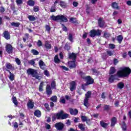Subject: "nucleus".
Instances as JSON below:
<instances>
[{"instance_id":"1","label":"nucleus","mask_w":131,"mask_h":131,"mask_svg":"<svg viewBox=\"0 0 131 131\" xmlns=\"http://www.w3.org/2000/svg\"><path fill=\"white\" fill-rule=\"evenodd\" d=\"M131 73V69L129 68H122L117 72V75L119 77H127Z\"/></svg>"},{"instance_id":"2","label":"nucleus","mask_w":131,"mask_h":131,"mask_svg":"<svg viewBox=\"0 0 131 131\" xmlns=\"http://www.w3.org/2000/svg\"><path fill=\"white\" fill-rule=\"evenodd\" d=\"M28 75H32V77H35L36 79H40V77L38 75L37 71L33 69H29L27 70Z\"/></svg>"},{"instance_id":"3","label":"nucleus","mask_w":131,"mask_h":131,"mask_svg":"<svg viewBox=\"0 0 131 131\" xmlns=\"http://www.w3.org/2000/svg\"><path fill=\"white\" fill-rule=\"evenodd\" d=\"M56 116L57 119H66V118H68L69 115L68 114H64V112L61 111L56 114Z\"/></svg>"},{"instance_id":"4","label":"nucleus","mask_w":131,"mask_h":131,"mask_svg":"<svg viewBox=\"0 0 131 131\" xmlns=\"http://www.w3.org/2000/svg\"><path fill=\"white\" fill-rule=\"evenodd\" d=\"M102 33L101 30H92L90 31V36L95 37V36H100Z\"/></svg>"},{"instance_id":"5","label":"nucleus","mask_w":131,"mask_h":131,"mask_svg":"<svg viewBox=\"0 0 131 131\" xmlns=\"http://www.w3.org/2000/svg\"><path fill=\"white\" fill-rule=\"evenodd\" d=\"M55 127L57 130H62L64 128V124L61 122L55 124Z\"/></svg>"},{"instance_id":"6","label":"nucleus","mask_w":131,"mask_h":131,"mask_svg":"<svg viewBox=\"0 0 131 131\" xmlns=\"http://www.w3.org/2000/svg\"><path fill=\"white\" fill-rule=\"evenodd\" d=\"M85 79L86 80V85L94 83V80L90 76L85 77Z\"/></svg>"},{"instance_id":"7","label":"nucleus","mask_w":131,"mask_h":131,"mask_svg":"<svg viewBox=\"0 0 131 131\" xmlns=\"http://www.w3.org/2000/svg\"><path fill=\"white\" fill-rule=\"evenodd\" d=\"M27 107L28 109H33V107H34V102L32 101V100L29 99L27 103Z\"/></svg>"},{"instance_id":"8","label":"nucleus","mask_w":131,"mask_h":131,"mask_svg":"<svg viewBox=\"0 0 131 131\" xmlns=\"http://www.w3.org/2000/svg\"><path fill=\"white\" fill-rule=\"evenodd\" d=\"M6 51L8 54H12L13 53V47L10 44H8L6 47Z\"/></svg>"},{"instance_id":"9","label":"nucleus","mask_w":131,"mask_h":131,"mask_svg":"<svg viewBox=\"0 0 131 131\" xmlns=\"http://www.w3.org/2000/svg\"><path fill=\"white\" fill-rule=\"evenodd\" d=\"M53 93L52 91V88H51V86L49 84L47 85L46 86V93L49 96H51Z\"/></svg>"},{"instance_id":"10","label":"nucleus","mask_w":131,"mask_h":131,"mask_svg":"<svg viewBox=\"0 0 131 131\" xmlns=\"http://www.w3.org/2000/svg\"><path fill=\"white\" fill-rule=\"evenodd\" d=\"M70 91L71 92H73V91H75V89H76V83L75 81H73L70 83Z\"/></svg>"},{"instance_id":"11","label":"nucleus","mask_w":131,"mask_h":131,"mask_svg":"<svg viewBox=\"0 0 131 131\" xmlns=\"http://www.w3.org/2000/svg\"><path fill=\"white\" fill-rule=\"evenodd\" d=\"M117 79V76L116 75H112L108 78L109 82H113L115 80Z\"/></svg>"},{"instance_id":"12","label":"nucleus","mask_w":131,"mask_h":131,"mask_svg":"<svg viewBox=\"0 0 131 131\" xmlns=\"http://www.w3.org/2000/svg\"><path fill=\"white\" fill-rule=\"evenodd\" d=\"M59 2H60V0H56L54 2V6H52L51 10H50V12H51V13L56 12V6H57V4H58V3H59Z\"/></svg>"},{"instance_id":"13","label":"nucleus","mask_w":131,"mask_h":131,"mask_svg":"<svg viewBox=\"0 0 131 131\" xmlns=\"http://www.w3.org/2000/svg\"><path fill=\"white\" fill-rule=\"evenodd\" d=\"M98 25L100 27H105V21L102 18H100L98 19Z\"/></svg>"},{"instance_id":"14","label":"nucleus","mask_w":131,"mask_h":131,"mask_svg":"<svg viewBox=\"0 0 131 131\" xmlns=\"http://www.w3.org/2000/svg\"><path fill=\"white\" fill-rule=\"evenodd\" d=\"M81 118L82 121H83V122H86V123L88 124H89V123H90V122H91V119H89V118H88L86 116H82L81 117Z\"/></svg>"},{"instance_id":"15","label":"nucleus","mask_w":131,"mask_h":131,"mask_svg":"<svg viewBox=\"0 0 131 131\" xmlns=\"http://www.w3.org/2000/svg\"><path fill=\"white\" fill-rule=\"evenodd\" d=\"M59 21L60 22H67L68 19H67V17L64 15H59Z\"/></svg>"},{"instance_id":"16","label":"nucleus","mask_w":131,"mask_h":131,"mask_svg":"<svg viewBox=\"0 0 131 131\" xmlns=\"http://www.w3.org/2000/svg\"><path fill=\"white\" fill-rule=\"evenodd\" d=\"M39 66L41 69L42 70H45V69L46 68V63H45L42 60H40L39 61Z\"/></svg>"},{"instance_id":"17","label":"nucleus","mask_w":131,"mask_h":131,"mask_svg":"<svg viewBox=\"0 0 131 131\" xmlns=\"http://www.w3.org/2000/svg\"><path fill=\"white\" fill-rule=\"evenodd\" d=\"M45 48L46 49V50L48 51V50H51L52 48V45L51 43H49L48 41H45Z\"/></svg>"},{"instance_id":"18","label":"nucleus","mask_w":131,"mask_h":131,"mask_svg":"<svg viewBox=\"0 0 131 131\" xmlns=\"http://www.w3.org/2000/svg\"><path fill=\"white\" fill-rule=\"evenodd\" d=\"M69 67L70 68H75L76 65L75 64V61H69L68 63Z\"/></svg>"},{"instance_id":"19","label":"nucleus","mask_w":131,"mask_h":131,"mask_svg":"<svg viewBox=\"0 0 131 131\" xmlns=\"http://www.w3.org/2000/svg\"><path fill=\"white\" fill-rule=\"evenodd\" d=\"M7 71H8V72L10 74L9 77L10 80H11V81H13V80H14V79H15V75H14V74L12 73L11 72V71H10L9 70H7Z\"/></svg>"},{"instance_id":"20","label":"nucleus","mask_w":131,"mask_h":131,"mask_svg":"<svg viewBox=\"0 0 131 131\" xmlns=\"http://www.w3.org/2000/svg\"><path fill=\"white\" fill-rule=\"evenodd\" d=\"M117 122V119L116 117H113L111 119V126H114Z\"/></svg>"},{"instance_id":"21","label":"nucleus","mask_w":131,"mask_h":131,"mask_svg":"<svg viewBox=\"0 0 131 131\" xmlns=\"http://www.w3.org/2000/svg\"><path fill=\"white\" fill-rule=\"evenodd\" d=\"M120 124L121 125V127L122 130L126 131L127 127H126V124H125V122L123 121Z\"/></svg>"},{"instance_id":"22","label":"nucleus","mask_w":131,"mask_h":131,"mask_svg":"<svg viewBox=\"0 0 131 131\" xmlns=\"http://www.w3.org/2000/svg\"><path fill=\"white\" fill-rule=\"evenodd\" d=\"M70 113L72 115H76L78 113V111H77V110L75 109H70Z\"/></svg>"},{"instance_id":"23","label":"nucleus","mask_w":131,"mask_h":131,"mask_svg":"<svg viewBox=\"0 0 131 131\" xmlns=\"http://www.w3.org/2000/svg\"><path fill=\"white\" fill-rule=\"evenodd\" d=\"M6 67L7 69H9L10 70H14V67H13V66H12V64L9 62H7L6 63Z\"/></svg>"},{"instance_id":"24","label":"nucleus","mask_w":131,"mask_h":131,"mask_svg":"<svg viewBox=\"0 0 131 131\" xmlns=\"http://www.w3.org/2000/svg\"><path fill=\"white\" fill-rule=\"evenodd\" d=\"M4 35L6 39H10V37L11 36L10 35V33H9V32H8V31H5L4 32Z\"/></svg>"},{"instance_id":"25","label":"nucleus","mask_w":131,"mask_h":131,"mask_svg":"<svg viewBox=\"0 0 131 131\" xmlns=\"http://www.w3.org/2000/svg\"><path fill=\"white\" fill-rule=\"evenodd\" d=\"M69 58H70V59H72V60H73V61H75V59H76V54L74 53L70 54Z\"/></svg>"},{"instance_id":"26","label":"nucleus","mask_w":131,"mask_h":131,"mask_svg":"<svg viewBox=\"0 0 131 131\" xmlns=\"http://www.w3.org/2000/svg\"><path fill=\"white\" fill-rule=\"evenodd\" d=\"M28 19H29V21H31V22L36 20V18L34 16V15H28Z\"/></svg>"},{"instance_id":"27","label":"nucleus","mask_w":131,"mask_h":131,"mask_svg":"<svg viewBox=\"0 0 131 131\" xmlns=\"http://www.w3.org/2000/svg\"><path fill=\"white\" fill-rule=\"evenodd\" d=\"M34 115L35 116H36V117H40L41 116V113L40 111H39V110H37L34 112Z\"/></svg>"},{"instance_id":"28","label":"nucleus","mask_w":131,"mask_h":131,"mask_svg":"<svg viewBox=\"0 0 131 131\" xmlns=\"http://www.w3.org/2000/svg\"><path fill=\"white\" fill-rule=\"evenodd\" d=\"M100 125L102 126V127H103V128H106L108 125H109V123H106L104 122V121H100Z\"/></svg>"},{"instance_id":"29","label":"nucleus","mask_w":131,"mask_h":131,"mask_svg":"<svg viewBox=\"0 0 131 131\" xmlns=\"http://www.w3.org/2000/svg\"><path fill=\"white\" fill-rule=\"evenodd\" d=\"M59 15L54 16L52 15L51 16V19L53 20V21H59Z\"/></svg>"},{"instance_id":"30","label":"nucleus","mask_w":131,"mask_h":131,"mask_svg":"<svg viewBox=\"0 0 131 131\" xmlns=\"http://www.w3.org/2000/svg\"><path fill=\"white\" fill-rule=\"evenodd\" d=\"M54 62L56 63V64H58V63H60V59H59L58 55H56L54 57Z\"/></svg>"},{"instance_id":"31","label":"nucleus","mask_w":131,"mask_h":131,"mask_svg":"<svg viewBox=\"0 0 131 131\" xmlns=\"http://www.w3.org/2000/svg\"><path fill=\"white\" fill-rule=\"evenodd\" d=\"M122 39H123V37L121 35H120L117 37V40H118L119 43H121Z\"/></svg>"},{"instance_id":"32","label":"nucleus","mask_w":131,"mask_h":131,"mask_svg":"<svg viewBox=\"0 0 131 131\" xmlns=\"http://www.w3.org/2000/svg\"><path fill=\"white\" fill-rule=\"evenodd\" d=\"M35 2L33 0H29L27 2V5L30 7H33L34 6Z\"/></svg>"},{"instance_id":"33","label":"nucleus","mask_w":131,"mask_h":131,"mask_svg":"<svg viewBox=\"0 0 131 131\" xmlns=\"http://www.w3.org/2000/svg\"><path fill=\"white\" fill-rule=\"evenodd\" d=\"M78 127L81 129V130L84 131L85 128V126L83 124H79Z\"/></svg>"},{"instance_id":"34","label":"nucleus","mask_w":131,"mask_h":131,"mask_svg":"<svg viewBox=\"0 0 131 131\" xmlns=\"http://www.w3.org/2000/svg\"><path fill=\"white\" fill-rule=\"evenodd\" d=\"M12 102L16 106H18V101H17V99L15 97L12 98Z\"/></svg>"},{"instance_id":"35","label":"nucleus","mask_w":131,"mask_h":131,"mask_svg":"<svg viewBox=\"0 0 131 131\" xmlns=\"http://www.w3.org/2000/svg\"><path fill=\"white\" fill-rule=\"evenodd\" d=\"M124 86V84L122 82H119L118 84V88L120 90H121V89H123Z\"/></svg>"},{"instance_id":"36","label":"nucleus","mask_w":131,"mask_h":131,"mask_svg":"<svg viewBox=\"0 0 131 131\" xmlns=\"http://www.w3.org/2000/svg\"><path fill=\"white\" fill-rule=\"evenodd\" d=\"M115 71H116V70H115V68H114V67L111 68L110 70V74H114L115 73Z\"/></svg>"},{"instance_id":"37","label":"nucleus","mask_w":131,"mask_h":131,"mask_svg":"<svg viewBox=\"0 0 131 131\" xmlns=\"http://www.w3.org/2000/svg\"><path fill=\"white\" fill-rule=\"evenodd\" d=\"M91 96H92V92L88 91L86 94H85V99H88L89 98L91 97Z\"/></svg>"},{"instance_id":"38","label":"nucleus","mask_w":131,"mask_h":131,"mask_svg":"<svg viewBox=\"0 0 131 131\" xmlns=\"http://www.w3.org/2000/svg\"><path fill=\"white\" fill-rule=\"evenodd\" d=\"M11 26H14V27H19L20 26V23H11Z\"/></svg>"},{"instance_id":"39","label":"nucleus","mask_w":131,"mask_h":131,"mask_svg":"<svg viewBox=\"0 0 131 131\" xmlns=\"http://www.w3.org/2000/svg\"><path fill=\"white\" fill-rule=\"evenodd\" d=\"M15 3L17 6H21L23 4V0H16Z\"/></svg>"},{"instance_id":"40","label":"nucleus","mask_w":131,"mask_h":131,"mask_svg":"<svg viewBox=\"0 0 131 131\" xmlns=\"http://www.w3.org/2000/svg\"><path fill=\"white\" fill-rule=\"evenodd\" d=\"M84 105L88 108L89 107V99L85 98L84 100Z\"/></svg>"},{"instance_id":"41","label":"nucleus","mask_w":131,"mask_h":131,"mask_svg":"<svg viewBox=\"0 0 131 131\" xmlns=\"http://www.w3.org/2000/svg\"><path fill=\"white\" fill-rule=\"evenodd\" d=\"M50 100H51V101H52V102H54V103H56V102H57V96H52V97L50 98Z\"/></svg>"},{"instance_id":"42","label":"nucleus","mask_w":131,"mask_h":131,"mask_svg":"<svg viewBox=\"0 0 131 131\" xmlns=\"http://www.w3.org/2000/svg\"><path fill=\"white\" fill-rule=\"evenodd\" d=\"M69 40H70V41H71V42H73V35H72V34L70 33L69 34Z\"/></svg>"},{"instance_id":"43","label":"nucleus","mask_w":131,"mask_h":131,"mask_svg":"<svg viewBox=\"0 0 131 131\" xmlns=\"http://www.w3.org/2000/svg\"><path fill=\"white\" fill-rule=\"evenodd\" d=\"M42 88H43V82H42L40 83V85L39 86V92H42V91H43V90L42 89Z\"/></svg>"},{"instance_id":"44","label":"nucleus","mask_w":131,"mask_h":131,"mask_svg":"<svg viewBox=\"0 0 131 131\" xmlns=\"http://www.w3.org/2000/svg\"><path fill=\"white\" fill-rule=\"evenodd\" d=\"M112 7H113L114 9H118V5L115 2L112 3Z\"/></svg>"},{"instance_id":"45","label":"nucleus","mask_w":131,"mask_h":131,"mask_svg":"<svg viewBox=\"0 0 131 131\" xmlns=\"http://www.w3.org/2000/svg\"><path fill=\"white\" fill-rule=\"evenodd\" d=\"M31 52L32 53H33V55H38V54H39L38 51H36V50H35V49H32V50L31 51Z\"/></svg>"},{"instance_id":"46","label":"nucleus","mask_w":131,"mask_h":131,"mask_svg":"<svg viewBox=\"0 0 131 131\" xmlns=\"http://www.w3.org/2000/svg\"><path fill=\"white\" fill-rule=\"evenodd\" d=\"M51 88L52 89H56V82L55 81L51 82Z\"/></svg>"},{"instance_id":"47","label":"nucleus","mask_w":131,"mask_h":131,"mask_svg":"<svg viewBox=\"0 0 131 131\" xmlns=\"http://www.w3.org/2000/svg\"><path fill=\"white\" fill-rule=\"evenodd\" d=\"M15 62L17 65H21V60L19 58H15Z\"/></svg>"},{"instance_id":"48","label":"nucleus","mask_w":131,"mask_h":131,"mask_svg":"<svg viewBox=\"0 0 131 131\" xmlns=\"http://www.w3.org/2000/svg\"><path fill=\"white\" fill-rule=\"evenodd\" d=\"M45 28L47 30V31H48V32H49V33H50V31H51V27H50V26L49 25H46L45 27Z\"/></svg>"},{"instance_id":"49","label":"nucleus","mask_w":131,"mask_h":131,"mask_svg":"<svg viewBox=\"0 0 131 131\" xmlns=\"http://www.w3.org/2000/svg\"><path fill=\"white\" fill-rule=\"evenodd\" d=\"M33 11L34 12H38V11H39V8L38 7V6L34 7Z\"/></svg>"},{"instance_id":"50","label":"nucleus","mask_w":131,"mask_h":131,"mask_svg":"<svg viewBox=\"0 0 131 131\" xmlns=\"http://www.w3.org/2000/svg\"><path fill=\"white\" fill-rule=\"evenodd\" d=\"M110 105H105L104 106V110H106V111H108V110H110Z\"/></svg>"},{"instance_id":"51","label":"nucleus","mask_w":131,"mask_h":131,"mask_svg":"<svg viewBox=\"0 0 131 131\" xmlns=\"http://www.w3.org/2000/svg\"><path fill=\"white\" fill-rule=\"evenodd\" d=\"M60 6L62 7V8H64L65 6H66V3L63 1H60Z\"/></svg>"},{"instance_id":"52","label":"nucleus","mask_w":131,"mask_h":131,"mask_svg":"<svg viewBox=\"0 0 131 131\" xmlns=\"http://www.w3.org/2000/svg\"><path fill=\"white\" fill-rule=\"evenodd\" d=\"M37 46L38 47H41L42 46V42L40 40H38L37 42Z\"/></svg>"},{"instance_id":"53","label":"nucleus","mask_w":131,"mask_h":131,"mask_svg":"<svg viewBox=\"0 0 131 131\" xmlns=\"http://www.w3.org/2000/svg\"><path fill=\"white\" fill-rule=\"evenodd\" d=\"M29 63L31 65H32L33 66H34V64H35V62L34 61V60H32L29 61Z\"/></svg>"},{"instance_id":"54","label":"nucleus","mask_w":131,"mask_h":131,"mask_svg":"<svg viewBox=\"0 0 131 131\" xmlns=\"http://www.w3.org/2000/svg\"><path fill=\"white\" fill-rule=\"evenodd\" d=\"M104 36L105 37V38H107L110 36V34L107 33V32H104Z\"/></svg>"},{"instance_id":"55","label":"nucleus","mask_w":131,"mask_h":131,"mask_svg":"<svg viewBox=\"0 0 131 131\" xmlns=\"http://www.w3.org/2000/svg\"><path fill=\"white\" fill-rule=\"evenodd\" d=\"M44 74L46 76H50V73L48 72V70H46L44 71Z\"/></svg>"},{"instance_id":"56","label":"nucleus","mask_w":131,"mask_h":131,"mask_svg":"<svg viewBox=\"0 0 131 131\" xmlns=\"http://www.w3.org/2000/svg\"><path fill=\"white\" fill-rule=\"evenodd\" d=\"M64 49L67 50V51H69V50H70V46H69L68 44H66Z\"/></svg>"},{"instance_id":"57","label":"nucleus","mask_w":131,"mask_h":131,"mask_svg":"<svg viewBox=\"0 0 131 131\" xmlns=\"http://www.w3.org/2000/svg\"><path fill=\"white\" fill-rule=\"evenodd\" d=\"M109 48L110 49H112V50H113V49L115 48V45H114V44H110Z\"/></svg>"},{"instance_id":"58","label":"nucleus","mask_w":131,"mask_h":131,"mask_svg":"<svg viewBox=\"0 0 131 131\" xmlns=\"http://www.w3.org/2000/svg\"><path fill=\"white\" fill-rule=\"evenodd\" d=\"M107 55H108V56H113V52L112 51H107Z\"/></svg>"},{"instance_id":"59","label":"nucleus","mask_w":131,"mask_h":131,"mask_svg":"<svg viewBox=\"0 0 131 131\" xmlns=\"http://www.w3.org/2000/svg\"><path fill=\"white\" fill-rule=\"evenodd\" d=\"M44 106H45V108H46L47 110H48V111H50V107H49L48 104L45 103L44 104Z\"/></svg>"},{"instance_id":"60","label":"nucleus","mask_w":131,"mask_h":131,"mask_svg":"<svg viewBox=\"0 0 131 131\" xmlns=\"http://www.w3.org/2000/svg\"><path fill=\"white\" fill-rule=\"evenodd\" d=\"M66 102L65 98H61L60 99V102L62 103V104H65Z\"/></svg>"},{"instance_id":"61","label":"nucleus","mask_w":131,"mask_h":131,"mask_svg":"<svg viewBox=\"0 0 131 131\" xmlns=\"http://www.w3.org/2000/svg\"><path fill=\"white\" fill-rule=\"evenodd\" d=\"M70 21L72 23H74L75 22V18L71 17L70 18Z\"/></svg>"},{"instance_id":"62","label":"nucleus","mask_w":131,"mask_h":131,"mask_svg":"<svg viewBox=\"0 0 131 131\" xmlns=\"http://www.w3.org/2000/svg\"><path fill=\"white\" fill-rule=\"evenodd\" d=\"M73 6H74V7H77V6H78V3L76 2H73Z\"/></svg>"},{"instance_id":"63","label":"nucleus","mask_w":131,"mask_h":131,"mask_svg":"<svg viewBox=\"0 0 131 131\" xmlns=\"http://www.w3.org/2000/svg\"><path fill=\"white\" fill-rule=\"evenodd\" d=\"M0 12L1 13H4V12H5V8L3 7H0Z\"/></svg>"},{"instance_id":"64","label":"nucleus","mask_w":131,"mask_h":131,"mask_svg":"<svg viewBox=\"0 0 131 131\" xmlns=\"http://www.w3.org/2000/svg\"><path fill=\"white\" fill-rule=\"evenodd\" d=\"M126 5H127V6H131V1H127L126 2Z\"/></svg>"}]
</instances>
